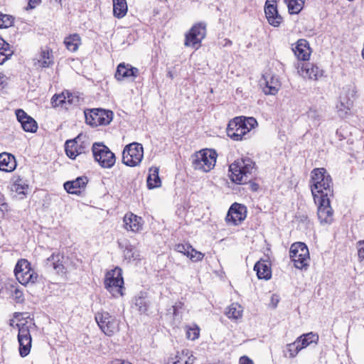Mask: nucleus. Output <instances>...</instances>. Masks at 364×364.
Returning <instances> with one entry per match:
<instances>
[{
    "label": "nucleus",
    "mask_w": 364,
    "mask_h": 364,
    "mask_svg": "<svg viewBox=\"0 0 364 364\" xmlns=\"http://www.w3.org/2000/svg\"><path fill=\"white\" fill-rule=\"evenodd\" d=\"M255 167V163L249 157L237 159L229 166L230 178L237 184L250 182L252 191H257L259 189V185L251 182L252 178L250 177Z\"/></svg>",
    "instance_id": "1"
},
{
    "label": "nucleus",
    "mask_w": 364,
    "mask_h": 364,
    "mask_svg": "<svg viewBox=\"0 0 364 364\" xmlns=\"http://www.w3.org/2000/svg\"><path fill=\"white\" fill-rule=\"evenodd\" d=\"M311 191L314 198L333 197V188L331 176L324 168H316L311 173Z\"/></svg>",
    "instance_id": "2"
},
{
    "label": "nucleus",
    "mask_w": 364,
    "mask_h": 364,
    "mask_svg": "<svg viewBox=\"0 0 364 364\" xmlns=\"http://www.w3.org/2000/svg\"><path fill=\"white\" fill-rule=\"evenodd\" d=\"M23 315V314L21 312H15L14 314V317L19 321V323L16 324L18 331L17 338L19 344V354L22 358H24L31 351L32 344L31 328L36 327V325L33 322H28L26 320V318L22 317Z\"/></svg>",
    "instance_id": "3"
},
{
    "label": "nucleus",
    "mask_w": 364,
    "mask_h": 364,
    "mask_svg": "<svg viewBox=\"0 0 364 364\" xmlns=\"http://www.w3.org/2000/svg\"><path fill=\"white\" fill-rule=\"evenodd\" d=\"M217 156L216 151L213 149H203L193 156V166L195 169L208 172L214 168Z\"/></svg>",
    "instance_id": "4"
},
{
    "label": "nucleus",
    "mask_w": 364,
    "mask_h": 364,
    "mask_svg": "<svg viewBox=\"0 0 364 364\" xmlns=\"http://www.w3.org/2000/svg\"><path fill=\"white\" fill-rule=\"evenodd\" d=\"M14 274L16 279L23 285L35 284L38 275L31 267V263L26 259H19L15 267Z\"/></svg>",
    "instance_id": "5"
},
{
    "label": "nucleus",
    "mask_w": 364,
    "mask_h": 364,
    "mask_svg": "<svg viewBox=\"0 0 364 364\" xmlns=\"http://www.w3.org/2000/svg\"><path fill=\"white\" fill-rule=\"evenodd\" d=\"M92 151L95 160L105 168H112L116 161L114 153L103 143L95 142L92 144Z\"/></svg>",
    "instance_id": "6"
},
{
    "label": "nucleus",
    "mask_w": 364,
    "mask_h": 364,
    "mask_svg": "<svg viewBox=\"0 0 364 364\" xmlns=\"http://www.w3.org/2000/svg\"><path fill=\"white\" fill-rule=\"evenodd\" d=\"M355 93V87L353 85H348L343 87L339 101L336 105L337 112L340 117L345 118L350 114Z\"/></svg>",
    "instance_id": "7"
},
{
    "label": "nucleus",
    "mask_w": 364,
    "mask_h": 364,
    "mask_svg": "<svg viewBox=\"0 0 364 364\" xmlns=\"http://www.w3.org/2000/svg\"><path fill=\"white\" fill-rule=\"evenodd\" d=\"M289 257L297 269H306L309 266V252L304 242H298L292 244L289 250Z\"/></svg>",
    "instance_id": "8"
},
{
    "label": "nucleus",
    "mask_w": 364,
    "mask_h": 364,
    "mask_svg": "<svg viewBox=\"0 0 364 364\" xmlns=\"http://www.w3.org/2000/svg\"><path fill=\"white\" fill-rule=\"evenodd\" d=\"M85 122L92 127L107 125L113 119V112L101 108H94L84 111Z\"/></svg>",
    "instance_id": "9"
},
{
    "label": "nucleus",
    "mask_w": 364,
    "mask_h": 364,
    "mask_svg": "<svg viewBox=\"0 0 364 364\" xmlns=\"http://www.w3.org/2000/svg\"><path fill=\"white\" fill-rule=\"evenodd\" d=\"M144 157V149L141 144L133 142L126 145L122 152V163L126 166H138Z\"/></svg>",
    "instance_id": "10"
},
{
    "label": "nucleus",
    "mask_w": 364,
    "mask_h": 364,
    "mask_svg": "<svg viewBox=\"0 0 364 364\" xmlns=\"http://www.w3.org/2000/svg\"><path fill=\"white\" fill-rule=\"evenodd\" d=\"M95 321L101 331L107 336H112L119 330V321L107 311L97 312Z\"/></svg>",
    "instance_id": "11"
},
{
    "label": "nucleus",
    "mask_w": 364,
    "mask_h": 364,
    "mask_svg": "<svg viewBox=\"0 0 364 364\" xmlns=\"http://www.w3.org/2000/svg\"><path fill=\"white\" fill-rule=\"evenodd\" d=\"M124 280L122 275V269L116 267L106 274L105 279V288L114 296H122Z\"/></svg>",
    "instance_id": "12"
},
{
    "label": "nucleus",
    "mask_w": 364,
    "mask_h": 364,
    "mask_svg": "<svg viewBox=\"0 0 364 364\" xmlns=\"http://www.w3.org/2000/svg\"><path fill=\"white\" fill-rule=\"evenodd\" d=\"M206 35V25L204 23L194 24L189 31L185 35L184 45L186 47L199 48L202 40Z\"/></svg>",
    "instance_id": "13"
},
{
    "label": "nucleus",
    "mask_w": 364,
    "mask_h": 364,
    "mask_svg": "<svg viewBox=\"0 0 364 364\" xmlns=\"http://www.w3.org/2000/svg\"><path fill=\"white\" fill-rule=\"evenodd\" d=\"M330 198H314V202L318 205L317 215L321 224H331L333 221V210L330 205Z\"/></svg>",
    "instance_id": "14"
},
{
    "label": "nucleus",
    "mask_w": 364,
    "mask_h": 364,
    "mask_svg": "<svg viewBox=\"0 0 364 364\" xmlns=\"http://www.w3.org/2000/svg\"><path fill=\"white\" fill-rule=\"evenodd\" d=\"M245 124L242 122L241 117H235L230 120L226 129L227 135L234 141H241L245 139L249 130L244 127Z\"/></svg>",
    "instance_id": "15"
},
{
    "label": "nucleus",
    "mask_w": 364,
    "mask_h": 364,
    "mask_svg": "<svg viewBox=\"0 0 364 364\" xmlns=\"http://www.w3.org/2000/svg\"><path fill=\"white\" fill-rule=\"evenodd\" d=\"M246 216V206L237 203H234L228 211L225 221L228 225H238L245 220Z\"/></svg>",
    "instance_id": "16"
},
{
    "label": "nucleus",
    "mask_w": 364,
    "mask_h": 364,
    "mask_svg": "<svg viewBox=\"0 0 364 364\" xmlns=\"http://www.w3.org/2000/svg\"><path fill=\"white\" fill-rule=\"evenodd\" d=\"M79 139L80 136H77L73 139L65 141V151L71 159H75L77 156L89 152L88 144L85 141L79 143Z\"/></svg>",
    "instance_id": "17"
},
{
    "label": "nucleus",
    "mask_w": 364,
    "mask_h": 364,
    "mask_svg": "<svg viewBox=\"0 0 364 364\" xmlns=\"http://www.w3.org/2000/svg\"><path fill=\"white\" fill-rule=\"evenodd\" d=\"M87 183V177L79 176L75 180L66 181L63 186L68 193L80 196L85 191Z\"/></svg>",
    "instance_id": "18"
},
{
    "label": "nucleus",
    "mask_w": 364,
    "mask_h": 364,
    "mask_svg": "<svg viewBox=\"0 0 364 364\" xmlns=\"http://www.w3.org/2000/svg\"><path fill=\"white\" fill-rule=\"evenodd\" d=\"M16 115L18 121L21 123L22 129L25 132L35 133L37 131V122L33 118L28 115L23 109H16Z\"/></svg>",
    "instance_id": "19"
},
{
    "label": "nucleus",
    "mask_w": 364,
    "mask_h": 364,
    "mask_svg": "<svg viewBox=\"0 0 364 364\" xmlns=\"http://www.w3.org/2000/svg\"><path fill=\"white\" fill-rule=\"evenodd\" d=\"M264 13L268 23L274 27L279 26L283 21V18L279 14L277 6L269 4V0H267L265 3Z\"/></svg>",
    "instance_id": "20"
},
{
    "label": "nucleus",
    "mask_w": 364,
    "mask_h": 364,
    "mask_svg": "<svg viewBox=\"0 0 364 364\" xmlns=\"http://www.w3.org/2000/svg\"><path fill=\"white\" fill-rule=\"evenodd\" d=\"M64 256L60 253H53L48 257L45 262V266L47 269H53L58 274L65 273L64 266Z\"/></svg>",
    "instance_id": "21"
},
{
    "label": "nucleus",
    "mask_w": 364,
    "mask_h": 364,
    "mask_svg": "<svg viewBox=\"0 0 364 364\" xmlns=\"http://www.w3.org/2000/svg\"><path fill=\"white\" fill-rule=\"evenodd\" d=\"M139 75V70L138 68L122 63L118 65L114 76L117 80L121 81L130 77H136Z\"/></svg>",
    "instance_id": "22"
},
{
    "label": "nucleus",
    "mask_w": 364,
    "mask_h": 364,
    "mask_svg": "<svg viewBox=\"0 0 364 364\" xmlns=\"http://www.w3.org/2000/svg\"><path fill=\"white\" fill-rule=\"evenodd\" d=\"M292 50L299 60L304 61L308 60L311 54L309 43L304 38L298 40Z\"/></svg>",
    "instance_id": "23"
},
{
    "label": "nucleus",
    "mask_w": 364,
    "mask_h": 364,
    "mask_svg": "<svg viewBox=\"0 0 364 364\" xmlns=\"http://www.w3.org/2000/svg\"><path fill=\"white\" fill-rule=\"evenodd\" d=\"M123 221L124 227L127 230L136 232L142 228V218L132 213L125 214Z\"/></svg>",
    "instance_id": "24"
},
{
    "label": "nucleus",
    "mask_w": 364,
    "mask_h": 364,
    "mask_svg": "<svg viewBox=\"0 0 364 364\" xmlns=\"http://www.w3.org/2000/svg\"><path fill=\"white\" fill-rule=\"evenodd\" d=\"M254 270L259 279L268 280L272 277L270 262L267 259H260L257 262L254 266Z\"/></svg>",
    "instance_id": "25"
},
{
    "label": "nucleus",
    "mask_w": 364,
    "mask_h": 364,
    "mask_svg": "<svg viewBox=\"0 0 364 364\" xmlns=\"http://www.w3.org/2000/svg\"><path fill=\"white\" fill-rule=\"evenodd\" d=\"M16 167V161L14 155L4 152L0 154V171L11 172Z\"/></svg>",
    "instance_id": "26"
},
{
    "label": "nucleus",
    "mask_w": 364,
    "mask_h": 364,
    "mask_svg": "<svg viewBox=\"0 0 364 364\" xmlns=\"http://www.w3.org/2000/svg\"><path fill=\"white\" fill-rule=\"evenodd\" d=\"M151 303V299L146 292L141 291L134 299V305L141 314H147Z\"/></svg>",
    "instance_id": "27"
},
{
    "label": "nucleus",
    "mask_w": 364,
    "mask_h": 364,
    "mask_svg": "<svg viewBox=\"0 0 364 364\" xmlns=\"http://www.w3.org/2000/svg\"><path fill=\"white\" fill-rule=\"evenodd\" d=\"M301 71L304 77L314 80H318L319 77L323 75V70L317 65L310 63H304L301 67Z\"/></svg>",
    "instance_id": "28"
},
{
    "label": "nucleus",
    "mask_w": 364,
    "mask_h": 364,
    "mask_svg": "<svg viewBox=\"0 0 364 364\" xmlns=\"http://www.w3.org/2000/svg\"><path fill=\"white\" fill-rule=\"evenodd\" d=\"M159 170L157 167H151L149 168L150 173L149 174L146 179L147 188L149 189H153L161 186V181L159 176Z\"/></svg>",
    "instance_id": "29"
},
{
    "label": "nucleus",
    "mask_w": 364,
    "mask_h": 364,
    "mask_svg": "<svg viewBox=\"0 0 364 364\" xmlns=\"http://www.w3.org/2000/svg\"><path fill=\"white\" fill-rule=\"evenodd\" d=\"M280 87V82L277 77L271 76L269 79H265V86L263 87V92L265 95H275Z\"/></svg>",
    "instance_id": "30"
},
{
    "label": "nucleus",
    "mask_w": 364,
    "mask_h": 364,
    "mask_svg": "<svg viewBox=\"0 0 364 364\" xmlns=\"http://www.w3.org/2000/svg\"><path fill=\"white\" fill-rule=\"evenodd\" d=\"M113 14L117 18L124 17L127 13V4L126 0H112Z\"/></svg>",
    "instance_id": "31"
},
{
    "label": "nucleus",
    "mask_w": 364,
    "mask_h": 364,
    "mask_svg": "<svg viewBox=\"0 0 364 364\" xmlns=\"http://www.w3.org/2000/svg\"><path fill=\"white\" fill-rule=\"evenodd\" d=\"M64 43L68 50L75 52L78 49L81 43V39L78 34L74 33L66 37L64 40Z\"/></svg>",
    "instance_id": "32"
},
{
    "label": "nucleus",
    "mask_w": 364,
    "mask_h": 364,
    "mask_svg": "<svg viewBox=\"0 0 364 364\" xmlns=\"http://www.w3.org/2000/svg\"><path fill=\"white\" fill-rule=\"evenodd\" d=\"M296 340L299 341L301 347L304 348L311 343H317L318 341V336L316 333L310 332L300 336Z\"/></svg>",
    "instance_id": "33"
},
{
    "label": "nucleus",
    "mask_w": 364,
    "mask_h": 364,
    "mask_svg": "<svg viewBox=\"0 0 364 364\" xmlns=\"http://www.w3.org/2000/svg\"><path fill=\"white\" fill-rule=\"evenodd\" d=\"M308 119L311 122V124L317 127L320 125L322 115L320 111L316 107H310L306 113Z\"/></svg>",
    "instance_id": "34"
},
{
    "label": "nucleus",
    "mask_w": 364,
    "mask_h": 364,
    "mask_svg": "<svg viewBox=\"0 0 364 364\" xmlns=\"http://www.w3.org/2000/svg\"><path fill=\"white\" fill-rule=\"evenodd\" d=\"M38 62L43 68H48L53 64V55L51 50L48 48L42 50Z\"/></svg>",
    "instance_id": "35"
},
{
    "label": "nucleus",
    "mask_w": 364,
    "mask_h": 364,
    "mask_svg": "<svg viewBox=\"0 0 364 364\" xmlns=\"http://www.w3.org/2000/svg\"><path fill=\"white\" fill-rule=\"evenodd\" d=\"M123 252L124 259L129 262L140 259V255L138 250L132 245H127Z\"/></svg>",
    "instance_id": "36"
},
{
    "label": "nucleus",
    "mask_w": 364,
    "mask_h": 364,
    "mask_svg": "<svg viewBox=\"0 0 364 364\" xmlns=\"http://www.w3.org/2000/svg\"><path fill=\"white\" fill-rule=\"evenodd\" d=\"M287 3L289 12L291 14H297L303 9L304 3L302 0H285Z\"/></svg>",
    "instance_id": "37"
},
{
    "label": "nucleus",
    "mask_w": 364,
    "mask_h": 364,
    "mask_svg": "<svg viewBox=\"0 0 364 364\" xmlns=\"http://www.w3.org/2000/svg\"><path fill=\"white\" fill-rule=\"evenodd\" d=\"M242 312L240 305L232 304L226 311V315L229 318L237 319L242 316Z\"/></svg>",
    "instance_id": "38"
},
{
    "label": "nucleus",
    "mask_w": 364,
    "mask_h": 364,
    "mask_svg": "<svg viewBox=\"0 0 364 364\" xmlns=\"http://www.w3.org/2000/svg\"><path fill=\"white\" fill-rule=\"evenodd\" d=\"M287 349L289 353V357L294 358L303 348L300 346L299 341L296 339L294 342L287 345Z\"/></svg>",
    "instance_id": "39"
},
{
    "label": "nucleus",
    "mask_w": 364,
    "mask_h": 364,
    "mask_svg": "<svg viewBox=\"0 0 364 364\" xmlns=\"http://www.w3.org/2000/svg\"><path fill=\"white\" fill-rule=\"evenodd\" d=\"M14 21V18L12 16L0 12V28H6L11 26Z\"/></svg>",
    "instance_id": "40"
},
{
    "label": "nucleus",
    "mask_w": 364,
    "mask_h": 364,
    "mask_svg": "<svg viewBox=\"0 0 364 364\" xmlns=\"http://www.w3.org/2000/svg\"><path fill=\"white\" fill-rule=\"evenodd\" d=\"M51 104L53 107L63 106L66 104L65 92H63L60 94H55L51 98Z\"/></svg>",
    "instance_id": "41"
},
{
    "label": "nucleus",
    "mask_w": 364,
    "mask_h": 364,
    "mask_svg": "<svg viewBox=\"0 0 364 364\" xmlns=\"http://www.w3.org/2000/svg\"><path fill=\"white\" fill-rule=\"evenodd\" d=\"M199 334L200 328L197 326L193 328L190 327L186 331V338L192 341L197 339L199 337Z\"/></svg>",
    "instance_id": "42"
},
{
    "label": "nucleus",
    "mask_w": 364,
    "mask_h": 364,
    "mask_svg": "<svg viewBox=\"0 0 364 364\" xmlns=\"http://www.w3.org/2000/svg\"><path fill=\"white\" fill-rule=\"evenodd\" d=\"M240 117L242 122L245 124V127L249 130V132L252 129L255 128V127L257 125V122L254 117H246L243 116H241Z\"/></svg>",
    "instance_id": "43"
},
{
    "label": "nucleus",
    "mask_w": 364,
    "mask_h": 364,
    "mask_svg": "<svg viewBox=\"0 0 364 364\" xmlns=\"http://www.w3.org/2000/svg\"><path fill=\"white\" fill-rule=\"evenodd\" d=\"M13 54V51L10 48V45H9V48L5 47V50H0V65L4 64Z\"/></svg>",
    "instance_id": "44"
},
{
    "label": "nucleus",
    "mask_w": 364,
    "mask_h": 364,
    "mask_svg": "<svg viewBox=\"0 0 364 364\" xmlns=\"http://www.w3.org/2000/svg\"><path fill=\"white\" fill-rule=\"evenodd\" d=\"M11 287L12 288H14V290L13 291V293H12V296H13L14 299L15 300V301L16 303L23 302L24 298H23V294L22 292V291H21L17 287H15L14 285H11Z\"/></svg>",
    "instance_id": "45"
},
{
    "label": "nucleus",
    "mask_w": 364,
    "mask_h": 364,
    "mask_svg": "<svg viewBox=\"0 0 364 364\" xmlns=\"http://www.w3.org/2000/svg\"><path fill=\"white\" fill-rule=\"evenodd\" d=\"M16 192L18 194H25L24 190L28 188V186L24 183H22L21 179L17 180L14 184Z\"/></svg>",
    "instance_id": "46"
},
{
    "label": "nucleus",
    "mask_w": 364,
    "mask_h": 364,
    "mask_svg": "<svg viewBox=\"0 0 364 364\" xmlns=\"http://www.w3.org/2000/svg\"><path fill=\"white\" fill-rule=\"evenodd\" d=\"M203 257L204 255L202 253L196 251L192 247L191 249H190L189 254L188 255V257H189L191 259L195 262L202 260Z\"/></svg>",
    "instance_id": "47"
},
{
    "label": "nucleus",
    "mask_w": 364,
    "mask_h": 364,
    "mask_svg": "<svg viewBox=\"0 0 364 364\" xmlns=\"http://www.w3.org/2000/svg\"><path fill=\"white\" fill-rule=\"evenodd\" d=\"M190 249H191V246L188 244H178L175 246V250L176 252L182 253L187 257L189 254Z\"/></svg>",
    "instance_id": "48"
},
{
    "label": "nucleus",
    "mask_w": 364,
    "mask_h": 364,
    "mask_svg": "<svg viewBox=\"0 0 364 364\" xmlns=\"http://www.w3.org/2000/svg\"><path fill=\"white\" fill-rule=\"evenodd\" d=\"M189 354V351L186 350V351L183 350L181 353H178L176 355L175 360L173 361V364H184V361Z\"/></svg>",
    "instance_id": "49"
},
{
    "label": "nucleus",
    "mask_w": 364,
    "mask_h": 364,
    "mask_svg": "<svg viewBox=\"0 0 364 364\" xmlns=\"http://www.w3.org/2000/svg\"><path fill=\"white\" fill-rule=\"evenodd\" d=\"M358 255L360 261H364V240L358 242Z\"/></svg>",
    "instance_id": "50"
},
{
    "label": "nucleus",
    "mask_w": 364,
    "mask_h": 364,
    "mask_svg": "<svg viewBox=\"0 0 364 364\" xmlns=\"http://www.w3.org/2000/svg\"><path fill=\"white\" fill-rule=\"evenodd\" d=\"M65 97H66V103H68L69 105L75 104L78 102V97H75L73 95L72 93L67 91L65 92Z\"/></svg>",
    "instance_id": "51"
},
{
    "label": "nucleus",
    "mask_w": 364,
    "mask_h": 364,
    "mask_svg": "<svg viewBox=\"0 0 364 364\" xmlns=\"http://www.w3.org/2000/svg\"><path fill=\"white\" fill-rule=\"evenodd\" d=\"M8 210V205L4 201V198L2 196H0V212L4 213L5 211Z\"/></svg>",
    "instance_id": "52"
},
{
    "label": "nucleus",
    "mask_w": 364,
    "mask_h": 364,
    "mask_svg": "<svg viewBox=\"0 0 364 364\" xmlns=\"http://www.w3.org/2000/svg\"><path fill=\"white\" fill-rule=\"evenodd\" d=\"M41 2V0H28V4L26 9H33L36 7Z\"/></svg>",
    "instance_id": "53"
},
{
    "label": "nucleus",
    "mask_w": 364,
    "mask_h": 364,
    "mask_svg": "<svg viewBox=\"0 0 364 364\" xmlns=\"http://www.w3.org/2000/svg\"><path fill=\"white\" fill-rule=\"evenodd\" d=\"M240 364H254V363L248 357L242 356L240 359Z\"/></svg>",
    "instance_id": "54"
},
{
    "label": "nucleus",
    "mask_w": 364,
    "mask_h": 364,
    "mask_svg": "<svg viewBox=\"0 0 364 364\" xmlns=\"http://www.w3.org/2000/svg\"><path fill=\"white\" fill-rule=\"evenodd\" d=\"M336 136L339 141H342L343 139H346V137L343 135V134L342 133V130L341 129H338L336 130Z\"/></svg>",
    "instance_id": "55"
},
{
    "label": "nucleus",
    "mask_w": 364,
    "mask_h": 364,
    "mask_svg": "<svg viewBox=\"0 0 364 364\" xmlns=\"http://www.w3.org/2000/svg\"><path fill=\"white\" fill-rule=\"evenodd\" d=\"M9 43H6L2 38L0 37V50H5V47L9 48Z\"/></svg>",
    "instance_id": "56"
},
{
    "label": "nucleus",
    "mask_w": 364,
    "mask_h": 364,
    "mask_svg": "<svg viewBox=\"0 0 364 364\" xmlns=\"http://www.w3.org/2000/svg\"><path fill=\"white\" fill-rule=\"evenodd\" d=\"M109 364H132L128 361H125L120 359H116L110 362Z\"/></svg>",
    "instance_id": "57"
},
{
    "label": "nucleus",
    "mask_w": 364,
    "mask_h": 364,
    "mask_svg": "<svg viewBox=\"0 0 364 364\" xmlns=\"http://www.w3.org/2000/svg\"><path fill=\"white\" fill-rule=\"evenodd\" d=\"M182 306H183V303H181V302L176 303V304L174 306H173V314L174 315L177 314L178 309L181 308Z\"/></svg>",
    "instance_id": "58"
},
{
    "label": "nucleus",
    "mask_w": 364,
    "mask_h": 364,
    "mask_svg": "<svg viewBox=\"0 0 364 364\" xmlns=\"http://www.w3.org/2000/svg\"><path fill=\"white\" fill-rule=\"evenodd\" d=\"M6 76L2 73H0V85H4L5 82ZM4 86H3L4 87Z\"/></svg>",
    "instance_id": "59"
},
{
    "label": "nucleus",
    "mask_w": 364,
    "mask_h": 364,
    "mask_svg": "<svg viewBox=\"0 0 364 364\" xmlns=\"http://www.w3.org/2000/svg\"><path fill=\"white\" fill-rule=\"evenodd\" d=\"M167 76H168V77L171 78V79H173V75L172 72H171V71L168 72V73H167Z\"/></svg>",
    "instance_id": "60"
},
{
    "label": "nucleus",
    "mask_w": 364,
    "mask_h": 364,
    "mask_svg": "<svg viewBox=\"0 0 364 364\" xmlns=\"http://www.w3.org/2000/svg\"><path fill=\"white\" fill-rule=\"evenodd\" d=\"M14 321L13 319L10 320L9 324H10L11 326H14Z\"/></svg>",
    "instance_id": "61"
},
{
    "label": "nucleus",
    "mask_w": 364,
    "mask_h": 364,
    "mask_svg": "<svg viewBox=\"0 0 364 364\" xmlns=\"http://www.w3.org/2000/svg\"><path fill=\"white\" fill-rule=\"evenodd\" d=\"M55 1L58 2V3H60L61 2V0H55Z\"/></svg>",
    "instance_id": "62"
},
{
    "label": "nucleus",
    "mask_w": 364,
    "mask_h": 364,
    "mask_svg": "<svg viewBox=\"0 0 364 364\" xmlns=\"http://www.w3.org/2000/svg\"><path fill=\"white\" fill-rule=\"evenodd\" d=\"M231 44V41L227 42V44Z\"/></svg>",
    "instance_id": "63"
},
{
    "label": "nucleus",
    "mask_w": 364,
    "mask_h": 364,
    "mask_svg": "<svg viewBox=\"0 0 364 364\" xmlns=\"http://www.w3.org/2000/svg\"><path fill=\"white\" fill-rule=\"evenodd\" d=\"M231 44V41L227 42V44Z\"/></svg>",
    "instance_id": "64"
}]
</instances>
